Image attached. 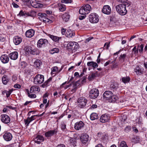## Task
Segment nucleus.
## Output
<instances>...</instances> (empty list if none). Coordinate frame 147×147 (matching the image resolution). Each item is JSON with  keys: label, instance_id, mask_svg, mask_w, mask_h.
Returning a JSON list of instances; mask_svg holds the SVG:
<instances>
[{"label": "nucleus", "instance_id": "obj_1", "mask_svg": "<svg viewBox=\"0 0 147 147\" xmlns=\"http://www.w3.org/2000/svg\"><path fill=\"white\" fill-rule=\"evenodd\" d=\"M103 97L109 102H114L118 99V97L113 95V93L110 91H107L103 94Z\"/></svg>", "mask_w": 147, "mask_h": 147}, {"label": "nucleus", "instance_id": "obj_2", "mask_svg": "<svg viewBox=\"0 0 147 147\" xmlns=\"http://www.w3.org/2000/svg\"><path fill=\"white\" fill-rule=\"evenodd\" d=\"M92 9L88 4H86L82 7L79 10L80 13L82 15H86L89 13Z\"/></svg>", "mask_w": 147, "mask_h": 147}, {"label": "nucleus", "instance_id": "obj_3", "mask_svg": "<svg viewBox=\"0 0 147 147\" xmlns=\"http://www.w3.org/2000/svg\"><path fill=\"white\" fill-rule=\"evenodd\" d=\"M116 9L117 12L122 16L125 15L127 12L125 6L122 4L117 5L116 7Z\"/></svg>", "mask_w": 147, "mask_h": 147}, {"label": "nucleus", "instance_id": "obj_4", "mask_svg": "<svg viewBox=\"0 0 147 147\" xmlns=\"http://www.w3.org/2000/svg\"><path fill=\"white\" fill-rule=\"evenodd\" d=\"M67 47L69 51L71 50L72 52H74L78 48V44L76 42H70L68 43Z\"/></svg>", "mask_w": 147, "mask_h": 147}, {"label": "nucleus", "instance_id": "obj_5", "mask_svg": "<svg viewBox=\"0 0 147 147\" xmlns=\"http://www.w3.org/2000/svg\"><path fill=\"white\" fill-rule=\"evenodd\" d=\"M44 77L43 75L38 74L34 79V83L35 84H40L44 81Z\"/></svg>", "mask_w": 147, "mask_h": 147}, {"label": "nucleus", "instance_id": "obj_6", "mask_svg": "<svg viewBox=\"0 0 147 147\" xmlns=\"http://www.w3.org/2000/svg\"><path fill=\"white\" fill-rule=\"evenodd\" d=\"M99 94L98 89L96 88L92 89L89 93V96L92 99H95L97 98Z\"/></svg>", "mask_w": 147, "mask_h": 147}, {"label": "nucleus", "instance_id": "obj_7", "mask_svg": "<svg viewBox=\"0 0 147 147\" xmlns=\"http://www.w3.org/2000/svg\"><path fill=\"white\" fill-rule=\"evenodd\" d=\"M99 20L98 16L95 13H91L89 15V20L92 23H97L98 22Z\"/></svg>", "mask_w": 147, "mask_h": 147}, {"label": "nucleus", "instance_id": "obj_8", "mask_svg": "<svg viewBox=\"0 0 147 147\" xmlns=\"http://www.w3.org/2000/svg\"><path fill=\"white\" fill-rule=\"evenodd\" d=\"M78 102L79 107L82 108H84L86 106L87 102V100L84 97H81L78 98Z\"/></svg>", "mask_w": 147, "mask_h": 147}, {"label": "nucleus", "instance_id": "obj_9", "mask_svg": "<svg viewBox=\"0 0 147 147\" xmlns=\"http://www.w3.org/2000/svg\"><path fill=\"white\" fill-rule=\"evenodd\" d=\"M38 15L39 16V18L41 21H43L45 23L49 22V23H51L52 22L51 20H50L49 19L46 17L47 16V15L46 13H39Z\"/></svg>", "mask_w": 147, "mask_h": 147}, {"label": "nucleus", "instance_id": "obj_10", "mask_svg": "<svg viewBox=\"0 0 147 147\" xmlns=\"http://www.w3.org/2000/svg\"><path fill=\"white\" fill-rule=\"evenodd\" d=\"M48 43V41L47 39L41 38L38 41L37 46L39 48L44 47H45Z\"/></svg>", "mask_w": 147, "mask_h": 147}, {"label": "nucleus", "instance_id": "obj_11", "mask_svg": "<svg viewBox=\"0 0 147 147\" xmlns=\"http://www.w3.org/2000/svg\"><path fill=\"white\" fill-rule=\"evenodd\" d=\"M1 121L3 123L7 124L9 123L10 120L9 117L6 114H3L1 115Z\"/></svg>", "mask_w": 147, "mask_h": 147}, {"label": "nucleus", "instance_id": "obj_12", "mask_svg": "<svg viewBox=\"0 0 147 147\" xmlns=\"http://www.w3.org/2000/svg\"><path fill=\"white\" fill-rule=\"evenodd\" d=\"M57 131L56 129H54L53 130H50L46 132L45 134V135L46 137L48 138L56 134Z\"/></svg>", "mask_w": 147, "mask_h": 147}, {"label": "nucleus", "instance_id": "obj_13", "mask_svg": "<svg viewBox=\"0 0 147 147\" xmlns=\"http://www.w3.org/2000/svg\"><path fill=\"white\" fill-rule=\"evenodd\" d=\"M110 117L108 115L104 114L102 115L100 117V121L102 123H105L109 121Z\"/></svg>", "mask_w": 147, "mask_h": 147}, {"label": "nucleus", "instance_id": "obj_14", "mask_svg": "<svg viewBox=\"0 0 147 147\" xmlns=\"http://www.w3.org/2000/svg\"><path fill=\"white\" fill-rule=\"evenodd\" d=\"M84 125V123L82 121H80L75 123L74 128L76 130H80L83 127Z\"/></svg>", "mask_w": 147, "mask_h": 147}, {"label": "nucleus", "instance_id": "obj_15", "mask_svg": "<svg viewBox=\"0 0 147 147\" xmlns=\"http://www.w3.org/2000/svg\"><path fill=\"white\" fill-rule=\"evenodd\" d=\"M102 11L103 13L109 15L111 12V9L109 5H105L104 6Z\"/></svg>", "mask_w": 147, "mask_h": 147}, {"label": "nucleus", "instance_id": "obj_16", "mask_svg": "<svg viewBox=\"0 0 147 147\" xmlns=\"http://www.w3.org/2000/svg\"><path fill=\"white\" fill-rule=\"evenodd\" d=\"M44 140V138L43 136L38 135L35 138L34 142L37 144H39L41 142H43Z\"/></svg>", "mask_w": 147, "mask_h": 147}, {"label": "nucleus", "instance_id": "obj_17", "mask_svg": "<svg viewBox=\"0 0 147 147\" xmlns=\"http://www.w3.org/2000/svg\"><path fill=\"white\" fill-rule=\"evenodd\" d=\"M89 139V136L86 134H84L80 137L81 141L84 144H86L88 142Z\"/></svg>", "mask_w": 147, "mask_h": 147}, {"label": "nucleus", "instance_id": "obj_18", "mask_svg": "<svg viewBox=\"0 0 147 147\" xmlns=\"http://www.w3.org/2000/svg\"><path fill=\"white\" fill-rule=\"evenodd\" d=\"M134 71L138 75H140L143 73V69L139 66H137L134 69Z\"/></svg>", "mask_w": 147, "mask_h": 147}, {"label": "nucleus", "instance_id": "obj_19", "mask_svg": "<svg viewBox=\"0 0 147 147\" xmlns=\"http://www.w3.org/2000/svg\"><path fill=\"white\" fill-rule=\"evenodd\" d=\"M3 137L4 140L7 141L11 140L12 138V134L9 132L5 133Z\"/></svg>", "mask_w": 147, "mask_h": 147}, {"label": "nucleus", "instance_id": "obj_20", "mask_svg": "<svg viewBox=\"0 0 147 147\" xmlns=\"http://www.w3.org/2000/svg\"><path fill=\"white\" fill-rule=\"evenodd\" d=\"M9 56L11 59L16 60L18 58V53L17 51L12 52L9 55Z\"/></svg>", "mask_w": 147, "mask_h": 147}, {"label": "nucleus", "instance_id": "obj_21", "mask_svg": "<svg viewBox=\"0 0 147 147\" xmlns=\"http://www.w3.org/2000/svg\"><path fill=\"white\" fill-rule=\"evenodd\" d=\"M35 31L32 29H30L26 32V36L28 38H31L34 35Z\"/></svg>", "mask_w": 147, "mask_h": 147}, {"label": "nucleus", "instance_id": "obj_22", "mask_svg": "<svg viewBox=\"0 0 147 147\" xmlns=\"http://www.w3.org/2000/svg\"><path fill=\"white\" fill-rule=\"evenodd\" d=\"M22 41L21 38L18 36H15L13 38V42L16 45L19 44Z\"/></svg>", "mask_w": 147, "mask_h": 147}, {"label": "nucleus", "instance_id": "obj_23", "mask_svg": "<svg viewBox=\"0 0 147 147\" xmlns=\"http://www.w3.org/2000/svg\"><path fill=\"white\" fill-rule=\"evenodd\" d=\"M0 59L2 62L4 63H8L9 60L8 56L6 55H2L1 56Z\"/></svg>", "mask_w": 147, "mask_h": 147}, {"label": "nucleus", "instance_id": "obj_24", "mask_svg": "<svg viewBox=\"0 0 147 147\" xmlns=\"http://www.w3.org/2000/svg\"><path fill=\"white\" fill-rule=\"evenodd\" d=\"M75 33L74 31H72L69 29H67L65 34L66 36L68 38H71L75 36Z\"/></svg>", "mask_w": 147, "mask_h": 147}, {"label": "nucleus", "instance_id": "obj_25", "mask_svg": "<svg viewBox=\"0 0 147 147\" xmlns=\"http://www.w3.org/2000/svg\"><path fill=\"white\" fill-rule=\"evenodd\" d=\"M30 93L38 92L40 91L39 88L37 86H34L30 88Z\"/></svg>", "mask_w": 147, "mask_h": 147}, {"label": "nucleus", "instance_id": "obj_26", "mask_svg": "<svg viewBox=\"0 0 147 147\" xmlns=\"http://www.w3.org/2000/svg\"><path fill=\"white\" fill-rule=\"evenodd\" d=\"M87 65L88 66L92 67L93 69H94L96 67H97L98 65L97 63L94 61L88 62L87 63Z\"/></svg>", "mask_w": 147, "mask_h": 147}, {"label": "nucleus", "instance_id": "obj_27", "mask_svg": "<svg viewBox=\"0 0 147 147\" xmlns=\"http://www.w3.org/2000/svg\"><path fill=\"white\" fill-rule=\"evenodd\" d=\"M27 52L28 53H30L32 55H38L39 54V51L38 49H34L33 50H31L30 49H28Z\"/></svg>", "mask_w": 147, "mask_h": 147}, {"label": "nucleus", "instance_id": "obj_28", "mask_svg": "<svg viewBox=\"0 0 147 147\" xmlns=\"http://www.w3.org/2000/svg\"><path fill=\"white\" fill-rule=\"evenodd\" d=\"M62 18L64 21L67 22L69 20L70 16L68 13H65L63 15Z\"/></svg>", "mask_w": 147, "mask_h": 147}, {"label": "nucleus", "instance_id": "obj_29", "mask_svg": "<svg viewBox=\"0 0 147 147\" xmlns=\"http://www.w3.org/2000/svg\"><path fill=\"white\" fill-rule=\"evenodd\" d=\"M118 1H120L121 2L123 3L122 4L125 6V8H126V7H128L131 4V2L128 1L127 0L125 1L124 0H118Z\"/></svg>", "mask_w": 147, "mask_h": 147}, {"label": "nucleus", "instance_id": "obj_30", "mask_svg": "<svg viewBox=\"0 0 147 147\" xmlns=\"http://www.w3.org/2000/svg\"><path fill=\"white\" fill-rule=\"evenodd\" d=\"M49 36L53 40L58 42H59V39L61 38V37H59L51 35H50Z\"/></svg>", "mask_w": 147, "mask_h": 147}, {"label": "nucleus", "instance_id": "obj_31", "mask_svg": "<svg viewBox=\"0 0 147 147\" xmlns=\"http://www.w3.org/2000/svg\"><path fill=\"white\" fill-rule=\"evenodd\" d=\"M98 117V114L96 113H92L90 115V118L92 120H94L97 119Z\"/></svg>", "mask_w": 147, "mask_h": 147}, {"label": "nucleus", "instance_id": "obj_32", "mask_svg": "<svg viewBox=\"0 0 147 147\" xmlns=\"http://www.w3.org/2000/svg\"><path fill=\"white\" fill-rule=\"evenodd\" d=\"M42 64L41 61L38 59H36L34 62V66L36 67H39Z\"/></svg>", "mask_w": 147, "mask_h": 147}, {"label": "nucleus", "instance_id": "obj_33", "mask_svg": "<svg viewBox=\"0 0 147 147\" xmlns=\"http://www.w3.org/2000/svg\"><path fill=\"white\" fill-rule=\"evenodd\" d=\"M121 80L125 84L129 82L130 80V78L128 76L123 77L122 78Z\"/></svg>", "mask_w": 147, "mask_h": 147}, {"label": "nucleus", "instance_id": "obj_34", "mask_svg": "<svg viewBox=\"0 0 147 147\" xmlns=\"http://www.w3.org/2000/svg\"><path fill=\"white\" fill-rule=\"evenodd\" d=\"M59 9L61 11H63L65 10V5L61 4H59Z\"/></svg>", "mask_w": 147, "mask_h": 147}, {"label": "nucleus", "instance_id": "obj_35", "mask_svg": "<svg viewBox=\"0 0 147 147\" xmlns=\"http://www.w3.org/2000/svg\"><path fill=\"white\" fill-rule=\"evenodd\" d=\"M140 139L139 137L136 136L132 139V142L134 143H138L139 142Z\"/></svg>", "mask_w": 147, "mask_h": 147}, {"label": "nucleus", "instance_id": "obj_36", "mask_svg": "<svg viewBox=\"0 0 147 147\" xmlns=\"http://www.w3.org/2000/svg\"><path fill=\"white\" fill-rule=\"evenodd\" d=\"M44 113H43L42 114L40 115H33V116H32L30 117H28V119H29V120H30L29 122H31L33 120H34V119H35V117L36 116H37V117H40V116H42L43 115Z\"/></svg>", "mask_w": 147, "mask_h": 147}, {"label": "nucleus", "instance_id": "obj_37", "mask_svg": "<svg viewBox=\"0 0 147 147\" xmlns=\"http://www.w3.org/2000/svg\"><path fill=\"white\" fill-rule=\"evenodd\" d=\"M32 5L33 7L35 8H39L41 7H42V4L35 2L32 3Z\"/></svg>", "mask_w": 147, "mask_h": 147}, {"label": "nucleus", "instance_id": "obj_38", "mask_svg": "<svg viewBox=\"0 0 147 147\" xmlns=\"http://www.w3.org/2000/svg\"><path fill=\"white\" fill-rule=\"evenodd\" d=\"M2 81L4 84H6L9 81V79L5 75H4L2 78Z\"/></svg>", "mask_w": 147, "mask_h": 147}, {"label": "nucleus", "instance_id": "obj_39", "mask_svg": "<svg viewBox=\"0 0 147 147\" xmlns=\"http://www.w3.org/2000/svg\"><path fill=\"white\" fill-rule=\"evenodd\" d=\"M59 51V49L58 48H55L51 49L50 51L49 52L50 54H53L55 53H57Z\"/></svg>", "mask_w": 147, "mask_h": 147}, {"label": "nucleus", "instance_id": "obj_40", "mask_svg": "<svg viewBox=\"0 0 147 147\" xmlns=\"http://www.w3.org/2000/svg\"><path fill=\"white\" fill-rule=\"evenodd\" d=\"M97 74L98 73L97 71L94 73H92L88 77V79L90 80H92L97 75Z\"/></svg>", "mask_w": 147, "mask_h": 147}, {"label": "nucleus", "instance_id": "obj_41", "mask_svg": "<svg viewBox=\"0 0 147 147\" xmlns=\"http://www.w3.org/2000/svg\"><path fill=\"white\" fill-rule=\"evenodd\" d=\"M117 16L116 15L115 13H113L112 14V15L110 16V21H115L117 18Z\"/></svg>", "mask_w": 147, "mask_h": 147}, {"label": "nucleus", "instance_id": "obj_42", "mask_svg": "<svg viewBox=\"0 0 147 147\" xmlns=\"http://www.w3.org/2000/svg\"><path fill=\"white\" fill-rule=\"evenodd\" d=\"M58 69L57 66H54L51 68V74L53 75V74L55 73V72L58 71Z\"/></svg>", "mask_w": 147, "mask_h": 147}, {"label": "nucleus", "instance_id": "obj_43", "mask_svg": "<svg viewBox=\"0 0 147 147\" xmlns=\"http://www.w3.org/2000/svg\"><path fill=\"white\" fill-rule=\"evenodd\" d=\"M70 144L74 147H75L76 146V141L75 139L74 138H71L70 140Z\"/></svg>", "mask_w": 147, "mask_h": 147}, {"label": "nucleus", "instance_id": "obj_44", "mask_svg": "<svg viewBox=\"0 0 147 147\" xmlns=\"http://www.w3.org/2000/svg\"><path fill=\"white\" fill-rule=\"evenodd\" d=\"M13 90L11 89L9 91H7L6 90H5V93L6 96V97L8 98V97L11 94V93L12 92Z\"/></svg>", "mask_w": 147, "mask_h": 147}, {"label": "nucleus", "instance_id": "obj_45", "mask_svg": "<svg viewBox=\"0 0 147 147\" xmlns=\"http://www.w3.org/2000/svg\"><path fill=\"white\" fill-rule=\"evenodd\" d=\"M119 147H128L126 142L124 141H122L120 144Z\"/></svg>", "mask_w": 147, "mask_h": 147}, {"label": "nucleus", "instance_id": "obj_46", "mask_svg": "<svg viewBox=\"0 0 147 147\" xmlns=\"http://www.w3.org/2000/svg\"><path fill=\"white\" fill-rule=\"evenodd\" d=\"M72 2L71 0H62L61 2L62 3H68Z\"/></svg>", "mask_w": 147, "mask_h": 147}, {"label": "nucleus", "instance_id": "obj_47", "mask_svg": "<svg viewBox=\"0 0 147 147\" xmlns=\"http://www.w3.org/2000/svg\"><path fill=\"white\" fill-rule=\"evenodd\" d=\"M28 95L29 97L31 98H35L36 97L35 94H30L29 92L28 93Z\"/></svg>", "mask_w": 147, "mask_h": 147}, {"label": "nucleus", "instance_id": "obj_48", "mask_svg": "<svg viewBox=\"0 0 147 147\" xmlns=\"http://www.w3.org/2000/svg\"><path fill=\"white\" fill-rule=\"evenodd\" d=\"M131 129V127L129 126H127L125 129V131L126 132H128Z\"/></svg>", "mask_w": 147, "mask_h": 147}, {"label": "nucleus", "instance_id": "obj_49", "mask_svg": "<svg viewBox=\"0 0 147 147\" xmlns=\"http://www.w3.org/2000/svg\"><path fill=\"white\" fill-rule=\"evenodd\" d=\"M77 85L76 84H73V88H72V89L71 90V92H75L77 88Z\"/></svg>", "mask_w": 147, "mask_h": 147}, {"label": "nucleus", "instance_id": "obj_50", "mask_svg": "<svg viewBox=\"0 0 147 147\" xmlns=\"http://www.w3.org/2000/svg\"><path fill=\"white\" fill-rule=\"evenodd\" d=\"M115 59L113 61H112L111 63H112L113 64V65L112 66V68H116V67L118 66V64L117 63H115H115Z\"/></svg>", "mask_w": 147, "mask_h": 147}, {"label": "nucleus", "instance_id": "obj_51", "mask_svg": "<svg viewBox=\"0 0 147 147\" xmlns=\"http://www.w3.org/2000/svg\"><path fill=\"white\" fill-rule=\"evenodd\" d=\"M126 57V54H121L119 57L120 59H122L123 60V61H124V59Z\"/></svg>", "mask_w": 147, "mask_h": 147}, {"label": "nucleus", "instance_id": "obj_52", "mask_svg": "<svg viewBox=\"0 0 147 147\" xmlns=\"http://www.w3.org/2000/svg\"><path fill=\"white\" fill-rule=\"evenodd\" d=\"M52 80V78H50L46 82H45L44 83V84L45 85H47L49 84V82L51 81Z\"/></svg>", "mask_w": 147, "mask_h": 147}, {"label": "nucleus", "instance_id": "obj_53", "mask_svg": "<svg viewBox=\"0 0 147 147\" xmlns=\"http://www.w3.org/2000/svg\"><path fill=\"white\" fill-rule=\"evenodd\" d=\"M143 48L144 45L142 44L141 45L139 48V51L140 53L142 52Z\"/></svg>", "mask_w": 147, "mask_h": 147}, {"label": "nucleus", "instance_id": "obj_54", "mask_svg": "<svg viewBox=\"0 0 147 147\" xmlns=\"http://www.w3.org/2000/svg\"><path fill=\"white\" fill-rule=\"evenodd\" d=\"M138 49L136 48V47H135L133 49V51H134L135 53H137L138 52Z\"/></svg>", "mask_w": 147, "mask_h": 147}, {"label": "nucleus", "instance_id": "obj_55", "mask_svg": "<svg viewBox=\"0 0 147 147\" xmlns=\"http://www.w3.org/2000/svg\"><path fill=\"white\" fill-rule=\"evenodd\" d=\"M29 121L30 120L28 119V118H27L26 120H25V124L27 126H28L29 123L30 122Z\"/></svg>", "mask_w": 147, "mask_h": 147}, {"label": "nucleus", "instance_id": "obj_56", "mask_svg": "<svg viewBox=\"0 0 147 147\" xmlns=\"http://www.w3.org/2000/svg\"><path fill=\"white\" fill-rule=\"evenodd\" d=\"M83 16H80L79 17V18L80 20H82L84 19L86 16L85 15H83Z\"/></svg>", "mask_w": 147, "mask_h": 147}, {"label": "nucleus", "instance_id": "obj_57", "mask_svg": "<svg viewBox=\"0 0 147 147\" xmlns=\"http://www.w3.org/2000/svg\"><path fill=\"white\" fill-rule=\"evenodd\" d=\"M116 84H112L111 85L110 87L111 88L113 89H116L117 88V86H116Z\"/></svg>", "mask_w": 147, "mask_h": 147}, {"label": "nucleus", "instance_id": "obj_58", "mask_svg": "<svg viewBox=\"0 0 147 147\" xmlns=\"http://www.w3.org/2000/svg\"><path fill=\"white\" fill-rule=\"evenodd\" d=\"M110 42H109V43L108 42H106L105 43V44L104 45V47H105L106 45H107V46L105 47V48H106V49H108L109 47V44H110Z\"/></svg>", "mask_w": 147, "mask_h": 147}, {"label": "nucleus", "instance_id": "obj_59", "mask_svg": "<svg viewBox=\"0 0 147 147\" xmlns=\"http://www.w3.org/2000/svg\"><path fill=\"white\" fill-rule=\"evenodd\" d=\"M12 5H13V7L16 8H17L19 7L18 5L17 4L15 3L14 2L12 3Z\"/></svg>", "mask_w": 147, "mask_h": 147}, {"label": "nucleus", "instance_id": "obj_60", "mask_svg": "<svg viewBox=\"0 0 147 147\" xmlns=\"http://www.w3.org/2000/svg\"><path fill=\"white\" fill-rule=\"evenodd\" d=\"M5 20V18L3 17H0V24L4 22Z\"/></svg>", "mask_w": 147, "mask_h": 147}, {"label": "nucleus", "instance_id": "obj_61", "mask_svg": "<svg viewBox=\"0 0 147 147\" xmlns=\"http://www.w3.org/2000/svg\"><path fill=\"white\" fill-rule=\"evenodd\" d=\"M132 129L133 131H134L136 133H137L138 132V130L136 127H132Z\"/></svg>", "mask_w": 147, "mask_h": 147}, {"label": "nucleus", "instance_id": "obj_62", "mask_svg": "<svg viewBox=\"0 0 147 147\" xmlns=\"http://www.w3.org/2000/svg\"><path fill=\"white\" fill-rule=\"evenodd\" d=\"M19 15L20 16H24L25 14L23 11L21 10L19 13Z\"/></svg>", "mask_w": 147, "mask_h": 147}, {"label": "nucleus", "instance_id": "obj_63", "mask_svg": "<svg viewBox=\"0 0 147 147\" xmlns=\"http://www.w3.org/2000/svg\"><path fill=\"white\" fill-rule=\"evenodd\" d=\"M14 87L15 88H19L21 87V86L19 84H16L14 85Z\"/></svg>", "mask_w": 147, "mask_h": 147}, {"label": "nucleus", "instance_id": "obj_64", "mask_svg": "<svg viewBox=\"0 0 147 147\" xmlns=\"http://www.w3.org/2000/svg\"><path fill=\"white\" fill-rule=\"evenodd\" d=\"M56 147H65V146L63 144H58Z\"/></svg>", "mask_w": 147, "mask_h": 147}]
</instances>
